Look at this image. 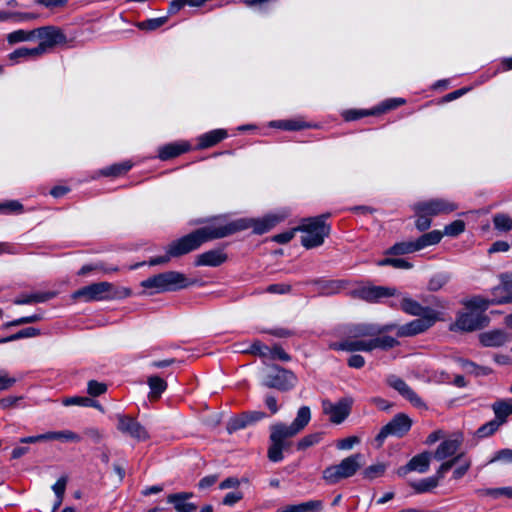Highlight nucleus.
<instances>
[{"label":"nucleus","instance_id":"56","mask_svg":"<svg viewBox=\"0 0 512 512\" xmlns=\"http://www.w3.org/2000/svg\"><path fill=\"white\" fill-rule=\"evenodd\" d=\"M10 20L21 23V22H28L32 21L38 18V14L35 13H28V12H10Z\"/></svg>","mask_w":512,"mask_h":512},{"label":"nucleus","instance_id":"18","mask_svg":"<svg viewBox=\"0 0 512 512\" xmlns=\"http://www.w3.org/2000/svg\"><path fill=\"white\" fill-rule=\"evenodd\" d=\"M431 455L428 452L420 453L414 456L406 465L401 466L397 470L399 476H405L410 472L416 471L425 473L429 469Z\"/></svg>","mask_w":512,"mask_h":512},{"label":"nucleus","instance_id":"33","mask_svg":"<svg viewBox=\"0 0 512 512\" xmlns=\"http://www.w3.org/2000/svg\"><path fill=\"white\" fill-rule=\"evenodd\" d=\"M43 54L40 52V49L38 47L34 48H26L21 47L9 54V59L11 61L17 62L19 58H32L36 59L41 57Z\"/></svg>","mask_w":512,"mask_h":512},{"label":"nucleus","instance_id":"26","mask_svg":"<svg viewBox=\"0 0 512 512\" xmlns=\"http://www.w3.org/2000/svg\"><path fill=\"white\" fill-rule=\"evenodd\" d=\"M460 442L456 439H448L443 441L434 453V458L438 461L454 455L459 449Z\"/></svg>","mask_w":512,"mask_h":512},{"label":"nucleus","instance_id":"41","mask_svg":"<svg viewBox=\"0 0 512 512\" xmlns=\"http://www.w3.org/2000/svg\"><path fill=\"white\" fill-rule=\"evenodd\" d=\"M39 334H40V330H38L34 327H27V328H24V329L18 331L17 333H15L11 336L1 339L0 343H7V342L15 341L18 339H22V338H31V337L38 336Z\"/></svg>","mask_w":512,"mask_h":512},{"label":"nucleus","instance_id":"59","mask_svg":"<svg viewBox=\"0 0 512 512\" xmlns=\"http://www.w3.org/2000/svg\"><path fill=\"white\" fill-rule=\"evenodd\" d=\"M62 404L64 406L77 405V406L87 407L89 404H91V402H90L89 397L73 396V397H67V398L63 399Z\"/></svg>","mask_w":512,"mask_h":512},{"label":"nucleus","instance_id":"11","mask_svg":"<svg viewBox=\"0 0 512 512\" xmlns=\"http://www.w3.org/2000/svg\"><path fill=\"white\" fill-rule=\"evenodd\" d=\"M296 381L297 378L291 371L275 366L266 375L263 385L268 388L287 391L295 386Z\"/></svg>","mask_w":512,"mask_h":512},{"label":"nucleus","instance_id":"32","mask_svg":"<svg viewBox=\"0 0 512 512\" xmlns=\"http://www.w3.org/2000/svg\"><path fill=\"white\" fill-rule=\"evenodd\" d=\"M7 42L10 45H14L20 42L31 41L35 39V29L26 31L23 29H19L13 31L6 36Z\"/></svg>","mask_w":512,"mask_h":512},{"label":"nucleus","instance_id":"12","mask_svg":"<svg viewBox=\"0 0 512 512\" xmlns=\"http://www.w3.org/2000/svg\"><path fill=\"white\" fill-rule=\"evenodd\" d=\"M396 328L395 323L378 325L374 323H358L347 327L348 338L370 339L385 332L393 331Z\"/></svg>","mask_w":512,"mask_h":512},{"label":"nucleus","instance_id":"15","mask_svg":"<svg viewBox=\"0 0 512 512\" xmlns=\"http://www.w3.org/2000/svg\"><path fill=\"white\" fill-rule=\"evenodd\" d=\"M352 406V399L342 398L337 403H332L329 400L322 402L324 414L329 416L332 423H342L350 413Z\"/></svg>","mask_w":512,"mask_h":512},{"label":"nucleus","instance_id":"55","mask_svg":"<svg viewBox=\"0 0 512 512\" xmlns=\"http://www.w3.org/2000/svg\"><path fill=\"white\" fill-rule=\"evenodd\" d=\"M16 382L17 379L15 377L10 376L6 370L0 369V391L10 389Z\"/></svg>","mask_w":512,"mask_h":512},{"label":"nucleus","instance_id":"16","mask_svg":"<svg viewBox=\"0 0 512 512\" xmlns=\"http://www.w3.org/2000/svg\"><path fill=\"white\" fill-rule=\"evenodd\" d=\"M117 429L138 441H145L149 438V434L144 426H142L138 421L134 418L124 415L118 414L117 416Z\"/></svg>","mask_w":512,"mask_h":512},{"label":"nucleus","instance_id":"28","mask_svg":"<svg viewBox=\"0 0 512 512\" xmlns=\"http://www.w3.org/2000/svg\"><path fill=\"white\" fill-rule=\"evenodd\" d=\"M496 419L504 423L506 418L512 414V398L496 401L492 405Z\"/></svg>","mask_w":512,"mask_h":512},{"label":"nucleus","instance_id":"47","mask_svg":"<svg viewBox=\"0 0 512 512\" xmlns=\"http://www.w3.org/2000/svg\"><path fill=\"white\" fill-rule=\"evenodd\" d=\"M321 438H322V433H319V432L306 435L301 440L298 441L297 448H298V450H305V449L319 443Z\"/></svg>","mask_w":512,"mask_h":512},{"label":"nucleus","instance_id":"46","mask_svg":"<svg viewBox=\"0 0 512 512\" xmlns=\"http://www.w3.org/2000/svg\"><path fill=\"white\" fill-rule=\"evenodd\" d=\"M247 426H249L248 422H247V416H245V413H241L235 417H232L228 424H227V429L232 432V431H237V430H240V429H243V428H246Z\"/></svg>","mask_w":512,"mask_h":512},{"label":"nucleus","instance_id":"7","mask_svg":"<svg viewBox=\"0 0 512 512\" xmlns=\"http://www.w3.org/2000/svg\"><path fill=\"white\" fill-rule=\"evenodd\" d=\"M419 317L420 318L414 319L405 325H396L394 330H397V336L407 337L417 335L426 331L441 319L440 314L435 310H427L426 315H421Z\"/></svg>","mask_w":512,"mask_h":512},{"label":"nucleus","instance_id":"19","mask_svg":"<svg viewBox=\"0 0 512 512\" xmlns=\"http://www.w3.org/2000/svg\"><path fill=\"white\" fill-rule=\"evenodd\" d=\"M389 384L416 407H423L422 399L400 378L391 377Z\"/></svg>","mask_w":512,"mask_h":512},{"label":"nucleus","instance_id":"29","mask_svg":"<svg viewBox=\"0 0 512 512\" xmlns=\"http://www.w3.org/2000/svg\"><path fill=\"white\" fill-rule=\"evenodd\" d=\"M147 383L150 388L149 398L152 400L158 399L167 388L166 381L158 376H150Z\"/></svg>","mask_w":512,"mask_h":512},{"label":"nucleus","instance_id":"42","mask_svg":"<svg viewBox=\"0 0 512 512\" xmlns=\"http://www.w3.org/2000/svg\"><path fill=\"white\" fill-rule=\"evenodd\" d=\"M204 4L205 0H172L169 5L168 12L170 14H175L186 5L200 7Z\"/></svg>","mask_w":512,"mask_h":512},{"label":"nucleus","instance_id":"48","mask_svg":"<svg viewBox=\"0 0 512 512\" xmlns=\"http://www.w3.org/2000/svg\"><path fill=\"white\" fill-rule=\"evenodd\" d=\"M493 223L499 231H509L512 229V219L505 214H496L493 218Z\"/></svg>","mask_w":512,"mask_h":512},{"label":"nucleus","instance_id":"17","mask_svg":"<svg viewBox=\"0 0 512 512\" xmlns=\"http://www.w3.org/2000/svg\"><path fill=\"white\" fill-rule=\"evenodd\" d=\"M334 350L339 351H347V352H371L374 350L373 340L370 339H362V338H348L344 339L341 342L334 343L331 346Z\"/></svg>","mask_w":512,"mask_h":512},{"label":"nucleus","instance_id":"51","mask_svg":"<svg viewBox=\"0 0 512 512\" xmlns=\"http://www.w3.org/2000/svg\"><path fill=\"white\" fill-rule=\"evenodd\" d=\"M107 391V385L96 380H90L87 384V393L92 397H98Z\"/></svg>","mask_w":512,"mask_h":512},{"label":"nucleus","instance_id":"57","mask_svg":"<svg viewBox=\"0 0 512 512\" xmlns=\"http://www.w3.org/2000/svg\"><path fill=\"white\" fill-rule=\"evenodd\" d=\"M301 512H321L323 509V501L309 500L300 503Z\"/></svg>","mask_w":512,"mask_h":512},{"label":"nucleus","instance_id":"39","mask_svg":"<svg viewBox=\"0 0 512 512\" xmlns=\"http://www.w3.org/2000/svg\"><path fill=\"white\" fill-rule=\"evenodd\" d=\"M501 293L500 298L496 299L498 303H511L512 302V282L503 281L500 285L495 287V293Z\"/></svg>","mask_w":512,"mask_h":512},{"label":"nucleus","instance_id":"23","mask_svg":"<svg viewBox=\"0 0 512 512\" xmlns=\"http://www.w3.org/2000/svg\"><path fill=\"white\" fill-rule=\"evenodd\" d=\"M190 146L188 143H170L159 148L158 157L161 160H169L188 151Z\"/></svg>","mask_w":512,"mask_h":512},{"label":"nucleus","instance_id":"31","mask_svg":"<svg viewBox=\"0 0 512 512\" xmlns=\"http://www.w3.org/2000/svg\"><path fill=\"white\" fill-rule=\"evenodd\" d=\"M443 237V233L439 230H433L420 236L416 242L419 250L428 246L438 244Z\"/></svg>","mask_w":512,"mask_h":512},{"label":"nucleus","instance_id":"61","mask_svg":"<svg viewBox=\"0 0 512 512\" xmlns=\"http://www.w3.org/2000/svg\"><path fill=\"white\" fill-rule=\"evenodd\" d=\"M360 439L357 436H350L344 439H341L337 442L336 447L339 450H350L354 447V445L359 444Z\"/></svg>","mask_w":512,"mask_h":512},{"label":"nucleus","instance_id":"49","mask_svg":"<svg viewBox=\"0 0 512 512\" xmlns=\"http://www.w3.org/2000/svg\"><path fill=\"white\" fill-rule=\"evenodd\" d=\"M385 470H386V465L383 463L370 465L363 471V476L366 479L372 480V479L382 476L384 474Z\"/></svg>","mask_w":512,"mask_h":512},{"label":"nucleus","instance_id":"50","mask_svg":"<svg viewBox=\"0 0 512 512\" xmlns=\"http://www.w3.org/2000/svg\"><path fill=\"white\" fill-rule=\"evenodd\" d=\"M465 230V222L463 220H455L444 228V234L451 237H456Z\"/></svg>","mask_w":512,"mask_h":512},{"label":"nucleus","instance_id":"1","mask_svg":"<svg viewBox=\"0 0 512 512\" xmlns=\"http://www.w3.org/2000/svg\"><path fill=\"white\" fill-rule=\"evenodd\" d=\"M283 219V216L269 214L259 219L240 218L227 223L217 222L215 224L197 229L196 231L169 244L170 256L178 257L197 249L202 243L224 238L236 232L253 228L257 234H263L273 228Z\"/></svg>","mask_w":512,"mask_h":512},{"label":"nucleus","instance_id":"38","mask_svg":"<svg viewBox=\"0 0 512 512\" xmlns=\"http://www.w3.org/2000/svg\"><path fill=\"white\" fill-rule=\"evenodd\" d=\"M133 164L130 161L111 165L101 171L104 176H120L132 168Z\"/></svg>","mask_w":512,"mask_h":512},{"label":"nucleus","instance_id":"25","mask_svg":"<svg viewBox=\"0 0 512 512\" xmlns=\"http://www.w3.org/2000/svg\"><path fill=\"white\" fill-rule=\"evenodd\" d=\"M56 297V292H37L27 295H21L14 300L16 305H25L32 303H43Z\"/></svg>","mask_w":512,"mask_h":512},{"label":"nucleus","instance_id":"30","mask_svg":"<svg viewBox=\"0 0 512 512\" xmlns=\"http://www.w3.org/2000/svg\"><path fill=\"white\" fill-rule=\"evenodd\" d=\"M270 126L288 131H297L311 127L310 124L301 120H277L272 121Z\"/></svg>","mask_w":512,"mask_h":512},{"label":"nucleus","instance_id":"36","mask_svg":"<svg viewBox=\"0 0 512 512\" xmlns=\"http://www.w3.org/2000/svg\"><path fill=\"white\" fill-rule=\"evenodd\" d=\"M437 477L431 476L411 483V487L416 493H426L432 491L438 486Z\"/></svg>","mask_w":512,"mask_h":512},{"label":"nucleus","instance_id":"6","mask_svg":"<svg viewBox=\"0 0 512 512\" xmlns=\"http://www.w3.org/2000/svg\"><path fill=\"white\" fill-rule=\"evenodd\" d=\"M362 460V454H352L342 459L340 463L326 467L322 472V479L327 485H335L344 479L353 477L362 467Z\"/></svg>","mask_w":512,"mask_h":512},{"label":"nucleus","instance_id":"58","mask_svg":"<svg viewBox=\"0 0 512 512\" xmlns=\"http://www.w3.org/2000/svg\"><path fill=\"white\" fill-rule=\"evenodd\" d=\"M461 459V456H456L452 460L446 461L437 470L434 477H437V481L439 482L440 479L444 477V475L455 465L457 464Z\"/></svg>","mask_w":512,"mask_h":512},{"label":"nucleus","instance_id":"37","mask_svg":"<svg viewBox=\"0 0 512 512\" xmlns=\"http://www.w3.org/2000/svg\"><path fill=\"white\" fill-rule=\"evenodd\" d=\"M450 280V275L446 272H440L433 275L427 285L429 291L435 292L443 288Z\"/></svg>","mask_w":512,"mask_h":512},{"label":"nucleus","instance_id":"14","mask_svg":"<svg viewBox=\"0 0 512 512\" xmlns=\"http://www.w3.org/2000/svg\"><path fill=\"white\" fill-rule=\"evenodd\" d=\"M397 293L395 288L384 286H360L351 291L354 298H358L367 302H377L382 298L395 296Z\"/></svg>","mask_w":512,"mask_h":512},{"label":"nucleus","instance_id":"4","mask_svg":"<svg viewBox=\"0 0 512 512\" xmlns=\"http://www.w3.org/2000/svg\"><path fill=\"white\" fill-rule=\"evenodd\" d=\"M189 285L187 277L177 271L159 273L143 280L140 286L147 290V294L153 295L167 291H177Z\"/></svg>","mask_w":512,"mask_h":512},{"label":"nucleus","instance_id":"35","mask_svg":"<svg viewBox=\"0 0 512 512\" xmlns=\"http://www.w3.org/2000/svg\"><path fill=\"white\" fill-rule=\"evenodd\" d=\"M419 251L417 242L415 241H408V242H400L394 244L388 251L387 254L392 255H404Z\"/></svg>","mask_w":512,"mask_h":512},{"label":"nucleus","instance_id":"52","mask_svg":"<svg viewBox=\"0 0 512 512\" xmlns=\"http://www.w3.org/2000/svg\"><path fill=\"white\" fill-rule=\"evenodd\" d=\"M0 211L3 214L21 213L23 205L17 200H10L0 203Z\"/></svg>","mask_w":512,"mask_h":512},{"label":"nucleus","instance_id":"5","mask_svg":"<svg viewBox=\"0 0 512 512\" xmlns=\"http://www.w3.org/2000/svg\"><path fill=\"white\" fill-rule=\"evenodd\" d=\"M327 217L328 214H323L304 219L302 224L298 227V231L304 233L301 237V243L305 248L311 249L323 244L325 237H327L330 232V226L325 222Z\"/></svg>","mask_w":512,"mask_h":512},{"label":"nucleus","instance_id":"22","mask_svg":"<svg viewBox=\"0 0 512 512\" xmlns=\"http://www.w3.org/2000/svg\"><path fill=\"white\" fill-rule=\"evenodd\" d=\"M480 342L485 347H500L508 342V336L501 330L489 331L480 335Z\"/></svg>","mask_w":512,"mask_h":512},{"label":"nucleus","instance_id":"13","mask_svg":"<svg viewBox=\"0 0 512 512\" xmlns=\"http://www.w3.org/2000/svg\"><path fill=\"white\" fill-rule=\"evenodd\" d=\"M458 208V205L450 200L435 198L421 201L414 205L415 213H425L431 216L447 214Z\"/></svg>","mask_w":512,"mask_h":512},{"label":"nucleus","instance_id":"64","mask_svg":"<svg viewBox=\"0 0 512 512\" xmlns=\"http://www.w3.org/2000/svg\"><path fill=\"white\" fill-rule=\"evenodd\" d=\"M502 461L506 463H512V450L511 449H502L496 453V455L492 458L491 462Z\"/></svg>","mask_w":512,"mask_h":512},{"label":"nucleus","instance_id":"62","mask_svg":"<svg viewBox=\"0 0 512 512\" xmlns=\"http://www.w3.org/2000/svg\"><path fill=\"white\" fill-rule=\"evenodd\" d=\"M463 368L468 372L475 373L476 375H488L491 372L489 368L476 366L470 361H463Z\"/></svg>","mask_w":512,"mask_h":512},{"label":"nucleus","instance_id":"27","mask_svg":"<svg viewBox=\"0 0 512 512\" xmlns=\"http://www.w3.org/2000/svg\"><path fill=\"white\" fill-rule=\"evenodd\" d=\"M400 307L405 313L413 316L426 315L427 310H432L429 307L422 306L420 303L409 297L402 298Z\"/></svg>","mask_w":512,"mask_h":512},{"label":"nucleus","instance_id":"45","mask_svg":"<svg viewBox=\"0 0 512 512\" xmlns=\"http://www.w3.org/2000/svg\"><path fill=\"white\" fill-rule=\"evenodd\" d=\"M166 20V17L151 18L137 23V27L140 30L153 31L164 25Z\"/></svg>","mask_w":512,"mask_h":512},{"label":"nucleus","instance_id":"9","mask_svg":"<svg viewBox=\"0 0 512 512\" xmlns=\"http://www.w3.org/2000/svg\"><path fill=\"white\" fill-rule=\"evenodd\" d=\"M411 426L412 420L406 414L399 413L381 428L375 441L378 443V446H382L388 436L402 437L410 430Z\"/></svg>","mask_w":512,"mask_h":512},{"label":"nucleus","instance_id":"20","mask_svg":"<svg viewBox=\"0 0 512 512\" xmlns=\"http://www.w3.org/2000/svg\"><path fill=\"white\" fill-rule=\"evenodd\" d=\"M493 298L487 299L482 296H474L470 299H467L463 301V305L466 307V309L476 312H481L484 314V312L488 309V307L492 304H499L496 302L497 298H500L501 293H495V288L492 290Z\"/></svg>","mask_w":512,"mask_h":512},{"label":"nucleus","instance_id":"60","mask_svg":"<svg viewBox=\"0 0 512 512\" xmlns=\"http://www.w3.org/2000/svg\"><path fill=\"white\" fill-rule=\"evenodd\" d=\"M42 319H43V316L41 314H33L30 316H25V317L15 319V320L7 323L6 326H20L23 324L35 323Z\"/></svg>","mask_w":512,"mask_h":512},{"label":"nucleus","instance_id":"10","mask_svg":"<svg viewBox=\"0 0 512 512\" xmlns=\"http://www.w3.org/2000/svg\"><path fill=\"white\" fill-rule=\"evenodd\" d=\"M488 322V317L481 312L471 310L467 312H459L455 323L451 325V330L471 332L485 327Z\"/></svg>","mask_w":512,"mask_h":512},{"label":"nucleus","instance_id":"63","mask_svg":"<svg viewBox=\"0 0 512 512\" xmlns=\"http://www.w3.org/2000/svg\"><path fill=\"white\" fill-rule=\"evenodd\" d=\"M500 424H501L500 422L491 421V422L486 423L483 426H481L478 429L477 433L480 437L489 436V435L493 434L498 429Z\"/></svg>","mask_w":512,"mask_h":512},{"label":"nucleus","instance_id":"44","mask_svg":"<svg viewBox=\"0 0 512 512\" xmlns=\"http://www.w3.org/2000/svg\"><path fill=\"white\" fill-rule=\"evenodd\" d=\"M238 351L244 353L248 352L254 355L265 357L269 354L270 348L259 340H255L249 345L248 348L239 349Z\"/></svg>","mask_w":512,"mask_h":512},{"label":"nucleus","instance_id":"3","mask_svg":"<svg viewBox=\"0 0 512 512\" xmlns=\"http://www.w3.org/2000/svg\"><path fill=\"white\" fill-rule=\"evenodd\" d=\"M131 290L129 288L117 289L110 282H97L84 286L72 294L74 299H83L85 302L113 300L117 298L129 297Z\"/></svg>","mask_w":512,"mask_h":512},{"label":"nucleus","instance_id":"53","mask_svg":"<svg viewBox=\"0 0 512 512\" xmlns=\"http://www.w3.org/2000/svg\"><path fill=\"white\" fill-rule=\"evenodd\" d=\"M172 256H170L169 252L167 251V254L164 255V256H157V257H153L151 258L148 262H140V263H136L132 266H130V269L131 270H135V269H138L139 267L145 265V264H148L149 266H156V265H162V264H166L170 261Z\"/></svg>","mask_w":512,"mask_h":512},{"label":"nucleus","instance_id":"54","mask_svg":"<svg viewBox=\"0 0 512 512\" xmlns=\"http://www.w3.org/2000/svg\"><path fill=\"white\" fill-rule=\"evenodd\" d=\"M342 289V284L340 281H326L321 285V294L323 295H333L338 293Z\"/></svg>","mask_w":512,"mask_h":512},{"label":"nucleus","instance_id":"2","mask_svg":"<svg viewBox=\"0 0 512 512\" xmlns=\"http://www.w3.org/2000/svg\"><path fill=\"white\" fill-rule=\"evenodd\" d=\"M311 419V411L308 406L299 408L296 418L290 425L284 423H276L270 427V445L267 457L271 462L277 463L283 460V451L288 449L291 442L290 438L297 435L303 430Z\"/></svg>","mask_w":512,"mask_h":512},{"label":"nucleus","instance_id":"43","mask_svg":"<svg viewBox=\"0 0 512 512\" xmlns=\"http://www.w3.org/2000/svg\"><path fill=\"white\" fill-rule=\"evenodd\" d=\"M373 347L375 349L387 350L398 345V341L391 336H375L372 338Z\"/></svg>","mask_w":512,"mask_h":512},{"label":"nucleus","instance_id":"8","mask_svg":"<svg viewBox=\"0 0 512 512\" xmlns=\"http://www.w3.org/2000/svg\"><path fill=\"white\" fill-rule=\"evenodd\" d=\"M35 38L41 40L37 47L43 55L56 45L67 42V37L63 31L59 27L53 25L36 28Z\"/></svg>","mask_w":512,"mask_h":512},{"label":"nucleus","instance_id":"24","mask_svg":"<svg viewBox=\"0 0 512 512\" xmlns=\"http://www.w3.org/2000/svg\"><path fill=\"white\" fill-rule=\"evenodd\" d=\"M226 260V255L219 250H210L198 256L197 265L216 267Z\"/></svg>","mask_w":512,"mask_h":512},{"label":"nucleus","instance_id":"34","mask_svg":"<svg viewBox=\"0 0 512 512\" xmlns=\"http://www.w3.org/2000/svg\"><path fill=\"white\" fill-rule=\"evenodd\" d=\"M46 441L48 440H61L66 442H79L80 436L73 431L70 430H62V431H50L45 433Z\"/></svg>","mask_w":512,"mask_h":512},{"label":"nucleus","instance_id":"40","mask_svg":"<svg viewBox=\"0 0 512 512\" xmlns=\"http://www.w3.org/2000/svg\"><path fill=\"white\" fill-rule=\"evenodd\" d=\"M191 496L192 494L186 492L170 494L167 497V502L173 504L176 510L181 507L194 506L195 504L193 503H187V499Z\"/></svg>","mask_w":512,"mask_h":512},{"label":"nucleus","instance_id":"21","mask_svg":"<svg viewBox=\"0 0 512 512\" xmlns=\"http://www.w3.org/2000/svg\"><path fill=\"white\" fill-rule=\"evenodd\" d=\"M227 137V131L224 129H215L202 134L198 138V149H206L219 143Z\"/></svg>","mask_w":512,"mask_h":512}]
</instances>
